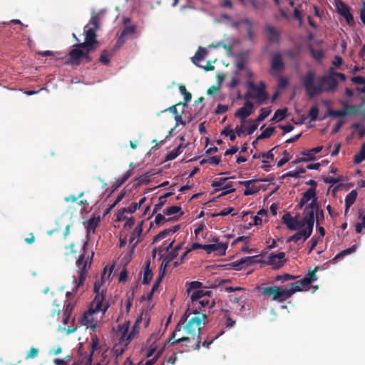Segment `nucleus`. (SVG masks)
Masks as SVG:
<instances>
[{
    "label": "nucleus",
    "instance_id": "473e14b6",
    "mask_svg": "<svg viewBox=\"0 0 365 365\" xmlns=\"http://www.w3.org/2000/svg\"><path fill=\"white\" fill-rule=\"evenodd\" d=\"M356 245H354L349 248L342 250L334 257L333 261H336L338 259L343 258L348 255L354 253L356 250Z\"/></svg>",
    "mask_w": 365,
    "mask_h": 365
},
{
    "label": "nucleus",
    "instance_id": "4468645a",
    "mask_svg": "<svg viewBox=\"0 0 365 365\" xmlns=\"http://www.w3.org/2000/svg\"><path fill=\"white\" fill-rule=\"evenodd\" d=\"M285 262V253L283 252L277 254L271 253L267 257V264L272 265L275 269L282 267Z\"/></svg>",
    "mask_w": 365,
    "mask_h": 365
},
{
    "label": "nucleus",
    "instance_id": "72a5a7b5",
    "mask_svg": "<svg viewBox=\"0 0 365 365\" xmlns=\"http://www.w3.org/2000/svg\"><path fill=\"white\" fill-rule=\"evenodd\" d=\"M220 190L222 191L221 195L223 196V195H226L227 194L234 192L235 191V189L233 187L232 182H229L225 184L221 188L215 189V192H217Z\"/></svg>",
    "mask_w": 365,
    "mask_h": 365
},
{
    "label": "nucleus",
    "instance_id": "37998d69",
    "mask_svg": "<svg viewBox=\"0 0 365 365\" xmlns=\"http://www.w3.org/2000/svg\"><path fill=\"white\" fill-rule=\"evenodd\" d=\"M365 160V143L362 145L359 152L355 155L354 163H360Z\"/></svg>",
    "mask_w": 365,
    "mask_h": 365
},
{
    "label": "nucleus",
    "instance_id": "c756f323",
    "mask_svg": "<svg viewBox=\"0 0 365 365\" xmlns=\"http://www.w3.org/2000/svg\"><path fill=\"white\" fill-rule=\"evenodd\" d=\"M184 148H185V145L180 143L176 148L167 154L165 156V161H170L175 159L181 153V149Z\"/></svg>",
    "mask_w": 365,
    "mask_h": 365
},
{
    "label": "nucleus",
    "instance_id": "c85d7f7f",
    "mask_svg": "<svg viewBox=\"0 0 365 365\" xmlns=\"http://www.w3.org/2000/svg\"><path fill=\"white\" fill-rule=\"evenodd\" d=\"M317 191L314 188H309L305 192L303 193L301 199L306 203L312 200V202H317Z\"/></svg>",
    "mask_w": 365,
    "mask_h": 365
},
{
    "label": "nucleus",
    "instance_id": "69168bd1",
    "mask_svg": "<svg viewBox=\"0 0 365 365\" xmlns=\"http://www.w3.org/2000/svg\"><path fill=\"white\" fill-rule=\"evenodd\" d=\"M258 123L253 120L252 123L245 129L248 135L252 134L257 128Z\"/></svg>",
    "mask_w": 365,
    "mask_h": 365
},
{
    "label": "nucleus",
    "instance_id": "3c124183",
    "mask_svg": "<svg viewBox=\"0 0 365 365\" xmlns=\"http://www.w3.org/2000/svg\"><path fill=\"white\" fill-rule=\"evenodd\" d=\"M181 210V207L179 206L173 205L170 206L163 210V214L165 215H172L179 212Z\"/></svg>",
    "mask_w": 365,
    "mask_h": 365
},
{
    "label": "nucleus",
    "instance_id": "9b49d317",
    "mask_svg": "<svg viewBox=\"0 0 365 365\" xmlns=\"http://www.w3.org/2000/svg\"><path fill=\"white\" fill-rule=\"evenodd\" d=\"M284 63L279 53L272 54L271 57V73L274 76H279L284 69Z\"/></svg>",
    "mask_w": 365,
    "mask_h": 365
},
{
    "label": "nucleus",
    "instance_id": "58836bf2",
    "mask_svg": "<svg viewBox=\"0 0 365 365\" xmlns=\"http://www.w3.org/2000/svg\"><path fill=\"white\" fill-rule=\"evenodd\" d=\"M275 128L274 127L267 128L259 135L257 137V140H262L269 138L274 132Z\"/></svg>",
    "mask_w": 365,
    "mask_h": 365
},
{
    "label": "nucleus",
    "instance_id": "4be33fe9",
    "mask_svg": "<svg viewBox=\"0 0 365 365\" xmlns=\"http://www.w3.org/2000/svg\"><path fill=\"white\" fill-rule=\"evenodd\" d=\"M180 229V225H177L172 227L165 229L164 230L160 232L156 236H155V237L153 238V244L156 243L159 240L165 238L169 235H171V234H173V233L178 232Z\"/></svg>",
    "mask_w": 365,
    "mask_h": 365
},
{
    "label": "nucleus",
    "instance_id": "052dcab7",
    "mask_svg": "<svg viewBox=\"0 0 365 365\" xmlns=\"http://www.w3.org/2000/svg\"><path fill=\"white\" fill-rule=\"evenodd\" d=\"M265 29H266V31L268 34V35L270 37H272V38H274L275 37H278L279 34L276 31V29H274V26H270V25H267V26H266Z\"/></svg>",
    "mask_w": 365,
    "mask_h": 365
},
{
    "label": "nucleus",
    "instance_id": "c9c22d12",
    "mask_svg": "<svg viewBox=\"0 0 365 365\" xmlns=\"http://www.w3.org/2000/svg\"><path fill=\"white\" fill-rule=\"evenodd\" d=\"M309 50L312 56L316 61H317L319 62H320L322 61V59L323 58V57L324 56V53L323 50H322V49L316 50L312 46H310L309 47Z\"/></svg>",
    "mask_w": 365,
    "mask_h": 365
},
{
    "label": "nucleus",
    "instance_id": "6ab92c4d",
    "mask_svg": "<svg viewBox=\"0 0 365 365\" xmlns=\"http://www.w3.org/2000/svg\"><path fill=\"white\" fill-rule=\"evenodd\" d=\"M182 247V244H179L177 246L175 247V248L169 252L167 255L164 257L163 262L160 265L161 269L165 270L166 267H168V264L173 260L175 258L177 257L178 255V251L180 250Z\"/></svg>",
    "mask_w": 365,
    "mask_h": 365
},
{
    "label": "nucleus",
    "instance_id": "864d4df0",
    "mask_svg": "<svg viewBox=\"0 0 365 365\" xmlns=\"http://www.w3.org/2000/svg\"><path fill=\"white\" fill-rule=\"evenodd\" d=\"M318 267H316L314 269L309 270L305 275V278L308 279L311 283L317 279L316 272H317Z\"/></svg>",
    "mask_w": 365,
    "mask_h": 365
},
{
    "label": "nucleus",
    "instance_id": "5fc2aeb1",
    "mask_svg": "<svg viewBox=\"0 0 365 365\" xmlns=\"http://www.w3.org/2000/svg\"><path fill=\"white\" fill-rule=\"evenodd\" d=\"M319 109L317 106H312L309 111V117L311 121H315L317 119Z\"/></svg>",
    "mask_w": 365,
    "mask_h": 365
},
{
    "label": "nucleus",
    "instance_id": "7c9ffc66",
    "mask_svg": "<svg viewBox=\"0 0 365 365\" xmlns=\"http://www.w3.org/2000/svg\"><path fill=\"white\" fill-rule=\"evenodd\" d=\"M150 262L148 261L146 262V265L145 267L143 278V284H148L150 282L153 278V272L151 269H150Z\"/></svg>",
    "mask_w": 365,
    "mask_h": 365
},
{
    "label": "nucleus",
    "instance_id": "2f4dec72",
    "mask_svg": "<svg viewBox=\"0 0 365 365\" xmlns=\"http://www.w3.org/2000/svg\"><path fill=\"white\" fill-rule=\"evenodd\" d=\"M172 192H166L164 195L159 197V202L154 206L153 213H156L164 206L166 202V198L170 196Z\"/></svg>",
    "mask_w": 365,
    "mask_h": 365
},
{
    "label": "nucleus",
    "instance_id": "f704fd0d",
    "mask_svg": "<svg viewBox=\"0 0 365 365\" xmlns=\"http://www.w3.org/2000/svg\"><path fill=\"white\" fill-rule=\"evenodd\" d=\"M165 215L162 214H157L155 217V223L158 225H163L166 222L173 221L178 220V217H170L168 219L165 218Z\"/></svg>",
    "mask_w": 365,
    "mask_h": 365
},
{
    "label": "nucleus",
    "instance_id": "f03ea898",
    "mask_svg": "<svg viewBox=\"0 0 365 365\" xmlns=\"http://www.w3.org/2000/svg\"><path fill=\"white\" fill-rule=\"evenodd\" d=\"M87 245L88 242H85L82 246L83 252L79 255L76 261V266L80 269V271L78 272V279L73 277L74 287L72 292H67L66 294L68 299L73 293H76L78 289L83 285V283L87 277L88 271L91 267L94 253L92 252L91 255L87 256L86 258L85 257Z\"/></svg>",
    "mask_w": 365,
    "mask_h": 365
},
{
    "label": "nucleus",
    "instance_id": "e2e57ef3",
    "mask_svg": "<svg viewBox=\"0 0 365 365\" xmlns=\"http://www.w3.org/2000/svg\"><path fill=\"white\" fill-rule=\"evenodd\" d=\"M182 113H176V115H175L174 116V119L175 120V126H178L179 125H186V121L185 120H183L182 119Z\"/></svg>",
    "mask_w": 365,
    "mask_h": 365
},
{
    "label": "nucleus",
    "instance_id": "f8f14e48",
    "mask_svg": "<svg viewBox=\"0 0 365 365\" xmlns=\"http://www.w3.org/2000/svg\"><path fill=\"white\" fill-rule=\"evenodd\" d=\"M213 242H215L214 244L205 245L204 250L207 254L217 252V254L220 256L225 255L227 245L226 244L218 242L217 238H214Z\"/></svg>",
    "mask_w": 365,
    "mask_h": 365
},
{
    "label": "nucleus",
    "instance_id": "e433bc0d",
    "mask_svg": "<svg viewBox=\"0 0 365 365\" xmlns=\"http://www.w3.org/2000/svg\"><path fill=\"white\" fill-rule=\"evenodd\" d=\"M272 110L269 108H262L260 109V113L257 118L255 120L257 123L264 120L269 115Z\"/></svg>",
    "mask_w": 365,
    "mask_h": 365
},
{
    "label": "nucleus",
    "instance_id": "6e6552de",
    "mask_svg": "<svg viewBox=\"0 0 365 365\" xmlns=\"http://www.w3.org/2000/svg\"><path fill=\"white\" fill-rule=\"evenodd\" d=\"M319 206L318 202H311L307 206H305L303 212L305 222L307 223V228L313 231L315 219H317V223L319 224Z\"/></svg>",
    "mask_w": 365,
    "mask_h": 365
},
{
    "label": "nucleus",
    "instance_id": "c03bdc74",
    "mask_svg": "<svg viewBox=\"0 0 365 365\" xmlns=\"http://www.w3.org/2000/svg\"><path fill=\"white\" fill-rule=\"evenodd\" d=\"M197 305H200L201 309L202 307H208L210 308H212L215 305V302L212 301L210 302L208 297H203L200 299L197 302Z\"/></svg>",
    "mask_w": 365,
    "mask_h": 365
},
{
    "label": "nucleus",
    "instance_id": "1a4fd4ad",
    "mask_svg": "<svg viewBox=\"0 0 365 365\" xmlns=\"http://www.w3.org/2000/svg\"><path fill=\"white\" fill-rule=\"evenodd\" d=\"M96 31L95 28H90L88 25H86L84 26L85 31V41L83 43H78L79 47H83V48H88V50L94 51L96 48V46L98 44V41L96 38Z\"/></svg>",
    "mask_w": 365,
    "mask_h": 365
},
{
    "label": "nucleus",
    "instance_id": "412c9836",
    "mask_svg": "<svg viewBox=\"0 0 365 365\" xmlns=\"http://www.w3.org/2000/svg\"><path fill=\"white\" fill-rule=\"evenodd\" d=\"M310 284H311V282L308 279H307L305 277H304L302 279L297 280L295 282L291 283L290 288L289 289L291 297L295 292L302 291V287H307Z\"/></svg>",
    "mask_w": 365,
    "mask_h": 365
},
{
    "label": "nucleus",
    "instance_id": "774afa93",
    "mask_svg": "<svg viewBox=\"0 0 365 365\" xmlns=\"http://www.w3.org/2000/svg\"><path fill=\"white\" fill-rule=\"evenodd\" d=\"M351 81L356 84L365 85V78L360 76L352 77Z\"/></svg>",
    "mask_w": 365,
    "mask_h": 365
},
{
    "label": "nucleus",
    "instance_id": "a211bd4d",
    "mask_svg": "<svg viewBox=\"0 0 365 365\" xmlns=\"http://www.w3.org/2000/svg\"><path fill=\"white\" fill-rule=\"evenodd\" d=\"M159 333H153L147 340L146 346L148 348L146 353L147 357L151 356L157 350L158 344L156 342L159 339Z\"/></svg>",
    "mask_w": 365,
    "mask_h": 365
},
{
    "label": "nucleus",
    "instance_id": "b1692460",
    "mask_svg": "<svg viewBox=\"0 0 365 365\" xmlns=\"http://www.w3.org/2000/svg\"><path fill=\"white\" fill-rule=\"evenodd\" d=\"M282 221L287 227L291 230H297V217H293L287 212L282 216Z\"/></svg>",
    "mask_w": 365,
    "mask_h": 365
},
{
    "label": "nucleus",
    "instance_id": "09e8293b",
    "mask_svg": "<svg viewBox=\"0 0 365 365\" xmlns=\"http://www.w3.org/2000/svg\"><path fill=\"white\" fill-rule=\"evenodd\" d=\"M72 361V357L70 355H67L63 359H55L53 363L56 365H69Z\"/></svg>",
    "mask_w": 365,
    "mask_h": 365
},
{
    "label": "nucleus",
    "instance_id": "39448f33",
    "mask_svg": "<svg viewBox=\"0 0 365 365\" xmlns=\"http://www.w3.org/2000/svg\"><path fill=\"white\" fill-rule=\"evenodd\" d=\"M190 315L189 313V309H187L185 314L181 317L180 321L177 324L174 331L172 332L170 338L165 344V346L167 344L174 345L175 344H180L182 342H187L191 344L192 341L190 340V337L188 335H185L182 332L185 331L182 330L183 326L187 322V319Z\"/></svg>",
    "mask_w": 365,
    "mask_h": 365
},
{
    "label": "nucleus",
    "instance_id": "aec40b11",
    "mask_svg": "<svg viewBox=\"0 0 365 365\" xmlns=\"http://www.w3.org/2000/svg\"><path fill=\"white\" fill-rule=\"evenodd\" d=\"M266 84L261 81L259 86L255 90L256 91L254 94L255 99L257 100L258 104H262L268 98V94L265 91Z\"/></svg>",
    "mask_w": 365,
    "mask_h": 365
},
{
    "label": "nucleus",
    "instance_id": "4d7b16f0",
    "mask_svg": "<svg viewBox=\"0 0 365 365\" xmlns=\"http://www.w3.org/2000/svg\"><path fill=\"white\" fill-rule=\"evenodd\" d=\"M100 62L104 65H108L110 62V56L106 50H103L99 58Z\"/></svg>",
    "mask_w": 365,
    "mask_h": 365
},
{
    "label": "nucleus",
    "instance_id": "ddd939ff",
    "mask_svg": "<svg viewBox=\"0 0 365 365\" xmlns=\"http://www.w3.org/2000/svg\"><path fill=\"white\" fill-rule=\"evenodd\" d=\"M254 113V105L250 101H246L244 106L239 108L235 113V116L240 119L243 123L252 113Z\"/></svg>",
    "mask_w": 365,
    "mask_h": 365
},
{
    "label": "nucleus",
    "instance_id": "dca6fc26",
    "mask_svg": "<svg viewBox=\"0 0 365 365\" xmlns=\"http://www.w3.org/2000/svg\"><path fill=\"white\" fill-rule=\"evenodd\" d=\"M312 232L313 231L312 230L306 227L305 229H303V230L296 232L293 235L289 237L287 240V242H297L298 241H299L301 240H302L303 242H304L307 239H308L310 237Z\"/></svg>",
    "mask_w": 365,
    "mask_h": 365
},
{
    "label": "nucleus",
    "instance_id": "a18cd8bd",
    "mask_svg": "<svg viewBox=\"0 0 365 365\" xmlns=\"http://www.w3.org/2000/svg\"><path fill=\"white\" fill-rule=\"evenodd\" d=\"M328 115L332 117H344L347 115V112L344 108L338 110L329 109Z\"/></svg>",
    "mask_w": 365,
    "mask_h": 365
},
{
    "label": "nucleus",
    "instance_id": "680f3d73",
    "mask_svg": "<svg viewBox=\"0 0 365 365\" xmlns=\"http://www.w3.org/2000/svg\"><path fill=\"white\" fill-rule=\"evenodd\" d=\"M344 109L346 110L347 115L348 114H356L359 112H361V108L357 106H346Z\"/></svg>",
    "mask_w": 365,
    "mask_h": 365
},
{
    "label": "nucleus",
    "instance_id": "49530a36",
    "mask_svg": "<svg viewBox=\"0 0 365 365\" xmlns=\"http://www.w3.org/2000/svg\"><path fill=\"white\" fill-rule=\"evenodd\" d=\"M179 91L182 93V95L184 96V100L185 101V104H186V103H188L191 101L192 95L189 91H187L185 86H182V85L180 86Z\"/></svg>",
    "mask_w": 365,
    "mask_h": 365
},
{
    "label": "nucleus",
    "instance_id": "cd10ccee",
    "mask_svg": "<svg viewBox=\"0 0 365 365\" xmlns=\"http://www.w3.org/2000/svg\"><path fill=\"white\" fill-rule=\"evenodd\" d=\"M357 197L356 190H351L345 197V214L347 213L349 207L355 202Z\"/></svg>",
    "mask_w": 365,
    "mask_h": 365
},
{
    "label": "nucleus",
    "instance_id": "79ce46f5",
    "mask_svg": "<svg viewBox=\"0 0 365 365\" xmlns=\"http://www.w3.org/2000/svg\"><path fill=\"white\" fill-rule=\"evenodd\" d=\"M188 286L187 289V292L190 293L191 291H195L200 289L202 287V283L198 281H192L189 283H187Z\"/></svg>",
    "mask_w": 365,
    "mask_h": 365
},
{
    "label": "nucleus",
    "instance_id": "20e7f679",
    "mask_svg": "<svg viewBox=\"0 0 365 365\" xmlns=\"http://www.w3.org/2000/svg\"><path fill=\"white\" fill-rule=\"evenodd\" d=\"M110 304L108 303H106L104 307H102L101 297H98L96 299H93L89 309L83 314V325H85L87 328H91L92 330L96 331L97 324L96 320L93 318V314L99 312H103V313L106 312Z\"/></svg>",
    "mask_w": 365,
    "mask_h": 365
},
{
    "label": "nucleus",
    "instance_id": "bb28decb",
    "mask_svg": "<svg viewBox=\"0 0 365 365\" xmlns=\"http://www.w3.org/2000/svg\"><path fill=\"white\" fill-rule=\"evenodd\" d=\"M100 222V217H92L86 222V228L87 235L91 232H95L96 227L98 226Z\"/></svg>",
    "mask_w": 365,
    "mask_h": 365
},
{
    "label": "nucleus",
    "instance_id": "423d86ee",
    "mask_svg": "<svg viewBox=\"0 0 365 365\" xmlns=\"http://www.w3.org/2000/svg\"><path fill=\"white\" fill-rule=\"evenodd\" d=\"M258 291L262 294L264 299H272L283 302L286 299L291 297L289 289H284L280 286H272L265 287H257Z\"/></svg>",
    "mask_w": 365,
    "mask_h": 365
},
{
    "label": "nucleus",
    "instance_id": "6e6d98bb",
    "mask_svg": "<svg viewBox=\"0 0 365 365\" xmlns=\"http://www.w3.org/2000/svg\"><path fill=\"white\" fill-rule=\"evenodd\" d=\"M227 178H221L215 179V180L212 181L211 186L212 187H216V189L218 187L221 188L225 184V182L227 181Z\"/></svg>",
    "mask_w": 365,
    "mask_h": 365
},
{
    "label": "nucleus",
    "instance_id": "ea45409f",
    "mask_svg": "<svg viewBox=\"0 0 365 365\" xmlns=\"http://www.w3.org/2000/svg\"><path fill=\"white\" fill-rule=\"evenodd\" d=\"M146 198L144 197L141 198L138 202H133L129 207H128V213H134L137 210L140 209L141 205L145 202Z\"/></svg>",
    "mask_w": 365,
    "mask_h": 365
},
{
    "label": "nucleus",
    "instance_id": "0eeeda50",
    "mask_svg": "<svg viewBox=\"0 0 365 365\" xmlns=\"http://www.w3.org/2000/svg\"><path fill=\"white\" fill-rule=\"evenodd\" d=\"M73 47L74 48L71 49L68 53L69 58L67 63L72 66H78L83 60L86 63H89L92 61V58L89 55V53L93 51L92 50H88V48L79 47L78 43L74 45Z\"/></svg>",
    "mask_w": 365,
    "mask_h": 365
},
{
    "label": "nucleus",
    "instance_id": "603ef678",
    "mask_svg": "<svg viewBox=\"0 0 365 365\" xmlns=\"http://www.w3.org/2000/svg\"><path fill=\"white\" fill-rule=\"evenodd\" d=\"M222 135H225L226 136H229L230 140L234 141L236 138V134L234 130L230 129L229 126L225 127L222 131L221 132Z\"/></svg>",
    "mask_w": 365,
    "mask_h": 365
},
{
    "label": "nucleus",
    "instance_id": "f3484780",
    "mask_svg": "<svg viewBox=\"0 0 365 365\" xmlns=\"http://www.w3.org/2000/svg\"><path fill=\"white\" fill-rule=\"evenodd\" d=\"M337 11L342 16L349 24H352L354 22V17L350 12L349 7L344 2H339L337 4Z\"/></svg>",
    "mask_w": 365,
    "mask_h": 365
},
{
    "label": "nucleus",
    "instance_id": "de8ad7c7",
    "mask_svg": "<svg viewBox=\"0 0 365 365\" xmlns=\"http://www.w3.org/2000/svg\"><path fill=\"white\" fill-rule=\"evenodd\" d=\"M136 28L135 26H126L123 29L121 34L128 38V36H130L133 35L135 33Z\"/></svg>",
    "mask_w": 365,
    "mask_h": 365
},
{
    "label": "nucleus",
    "instance_id": "f257e3e1",
    "mask_svg": "<svg viewBox=\"0 0 365 365\" xmlns=\"http://www.w3.org/2000/svg\"><path fill=\"white\" fill-rule=\"evenodd\" d=\"M315 73L314 71H308L301 78V81L305 88L307 94L313 98L322 93L334 91L338 86L336 78L331 76H319L317 78V83H314Z\"/></svg>",
    "mask_w": 365,
    "mask_h": 365
},
{
    "label": "nucleus",
    "instance_id": "338daca9",
    "mask_svg": "<svg viewBox=\"0 0 365 365\" xmlns=\"http://www.w3.org/2000/svg\"><path fill=\"white\" fill-rule=\"evenodd\" d=\"M132 170H128L120 180H118V186L123 185L124 182L127 181V180L131 176Z\"/></svg>",
    "mask_w": 365,
    "mask_h": 365
},
{
    "label": "nucleus",
    "instance_id": "4c0bfd02",
    "mask_svg": "<svg viewBox=\"0 0 365 365\" xmlns=\"http://www.w3.org/2000/svg\"><path fill=\"white\" fill-rule=\"evenodd\" d=\"M100 16L98 14L93 15L89 21V23L87 24L90 28H95L96 30H98L100 27Z\"/></svg>",
    "mask_w": 365,
    "mask_h": 365
},
{
    "label": "nucleus",
    "instance_id": "7ed1b4c3",
    "mask_svg": "<svg viewBox=\"0 0 365 365\" xmlns=\"http://www.w3.org/2000/svg\"><path fill=\"white\" fill-rule=\"evenodd\" d=\"M195 316L190 318L186 324L183 326L184 331L186 334L190 337V340L193 342V345L185 344V346L192 348L195 350L200 349L201 344V339L200 337V332L201 331L202 322L206 319V314L193 311Z\"/></svg>",
    "mask_w": 365,
    "mask_h": 365
},
{
    "label": "nucleus",
    "instance_id": "bf43d9fd",
    "mask_svg": "<svg viewBox=\"0 0 365 365\" xmlns=\"http://www.w3.org/2000/svg\"><path fill=\"white\" fill-rule=\"evenodd\" d=\"M296 277L291 275L289 274H284L283 275H277L275 277L276 281H281L282 282H284L289 280L294 279Z\"/></svg>",
    "mask_w": 365,
    "mask_h": 365
},
{
    "label": "nucleus",
    "instance_id": "8fccbe9b",
    "mask_svg": "<svg viewBox=\"0 0 365 365\" xmlns=\"http://www.w3.org/2000/svg\"><path fill=\"white\" fill-rule=\"evenodd\" d=\"M287 111H288V110L287 108H284L282 109H277L274 112L275 118H278V121L283 120L284 118H285L287 117Z\"/></svg>",
    "mask_w": 365,
    "mask_h": 365
},
{
    "label": "nucleus",
    "instance_id": "5701e85b",
    "mask_svg": "<svg viewBox=\"0 0 365 365\" xmlns=\"http://www.w3.org/2000/svg\"><path fill=\"white\" fill-rule=\"evenodd\" d=\"M212 294V292L210 290H202V289H197L194 292H192L190 299L192 301V304L194 307L197 306V302L203 297H209L210 294Z\"/></svg>",
    "mask_w": 365,
    "mask_h": 365
},
{
    "label": "nucleus",
    "instance_id": "13d9d810",
    "mask_svg": "<svg viewBox=\"0 0 365 365\" xmlns=\"http://www.w3.org/2000/svg\"><path fill=\"white\" fill-rule=\"evenodd\" d=\"M106 352L107 351H104L102 352L101 354V359L96 364H94L93 365H108V359H107L108 357V355L106 354ZM89 365H92V364H89V363H87Z\"/></svg>",
    "mask_w": 365,
    "mask_h": 365
},
{
    "label": "nucleus",
    "instance_id": "0e129e2a",
    "mask_svg": "<svg viewBox=\"0 0 365 365\" xmlns=\"http://www.w3.org/2000/svg\"><path fill=\"white\" fill-rule=\"evenodd\" d=\"M64 307H65L64 315H71L72 313L73 309V304L71 302L67 300L64 304Z\"/></svg>",
    "mask_w": 365,
    "mask_h": 365
},
{
    "label": "nucleus",
    "instance_id": "a19ab883",
    "mask_svg": "<svg viewBox=\"0 0 365 365\" xmlns=\"http://www.w3.org/2000/svg\"><path fill=\"white\" fill-rule=\"evenodd\" d=\"M93 289H94V292L96 293V297L94 299H96L98 297H102V307H104V305L106 302L104 303L105 296L103 294V290H102L101 292L100 291L101 284L98 282H96L94 284Z\"/></svg>",
    "mask_w": 365,
    "mask_h": 365
},
{
    "label": "nucleus",
    "instance_id": "393cba45",
    "mask_svg": "<svg viewBox=\"0 0 365 365\" xmlns=\"http://www.w3.org/2000/svg\"><path fill=\"white\" fill-rule=\"evenodd\" d=\"M101 349V346H100V342H99V339L98 337L97 336V335H93L91 336V351H90V355H89V357L87 360V363H89L91 364V362L93 361V355L95 354L94 352L96 351H98Z\"/></svg>",
    "mask_w": 365,
    "mask_h": 365
},
{
    "label": "nucleus",
    "instance_id": "a878e982",
    "mask_svg": "<svg viewBox=\"0 0 365 365\" xmlns=\"http://www.w3.org/2000/svg\"><path fill=\"white\" fill-rule=\"evenodd\" d=\"M207 54V51L205 48L200 47L199 49L195 53V56L192 58V63L198 67H202L199 63L204 60L206 55Z\"/></svg>",
    "mask_w": 365,
    "mask_h": 365
},
{
    "label": "nucleus",
    "instance_id": "2eb2a0df",
    "mask_svg": "<svg viewBox=\"0 0 365 365\" xmlns=\"http://www.w3.org/2000/svg\"><path fill=\"white\" fill-rule=\"evenodd\" d=\"M256 181H262V180H250L246 181H239L238 183L245 187L244 195L245 196L254 195L259 191V187L255 182Z\"/></svg>",
    "mask_w": 365,
    "mask_h": 365
},
{
    "label": "nucleus",
    "instance_id": "9d476101",
    "mask_svg": "<svg viewBox=\"0 0 365 365\" xmlns=\"http://www.w3.org/2000/svg\"><path fill=\"white\" fill-rule=\"evenodd\" d=\"M129 325H130L129 322H127L120 328V329L122 330V336L119 340V344L120 346H123V348L120 349V350L119 351L120 354H121L123 352L124 349L128 346V344L130 343V340L135 336V335L137 333H138V327L135 326L134 324L132 331L128 334V331L129 329Z\"/></svg>",
    "mask_w": 365,
    "mask_h": 365
}]
</instances>
